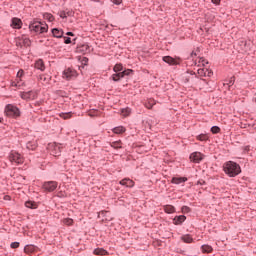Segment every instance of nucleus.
Here are the masks:
<instances>
[{
	"mask_svg": "<svg viewBox=\"0 0 256 256\" xmlns=\"http://www.w3.org/2000/svg\"><path fill=\"white\" fill-rule=\"evenodd\" d=\"M131 111L129 109H126V115H129Z\"/></svg>",
	"mask_w": 256,
	"mask_h": 256,
	"instance_id": "5fc2aeb1",
	"label": "nucleus"
},
{
	"mask_svg": "<svg viewBox=\"0 0 256 256\" xmlns=\"http://www.w3.org/2000/svg\"><path fill=\"white\" fill-rule=\"evenodd\" d=\"M58 185L59 183L57 181H46L43 183L42 189H44L46 193H53V191L57 189Z\"/></svg>",
	"mask_w": 256,
	"mask_h": 256,
	"instance_id": "423d86ee",
	"label": "nucleus"
},
{
	"mask_svg": "<svg viewBox=\"0 0 256 256\" xmlns=\"http://www.w3.org/2000/svg\"><path fill=\"white\" fill-rule=\"evenodd\" d=\"M16 47H20L21 49L23 47V43L21 42V40H19V38H17Z\"/></svg>",
	"mask_w": 256,
	"mask_h": 256,
	"instance_id": "de8ad7c7",
	"label": "nucleus"
},
{
	"mask_svg": "<svg viewBox=\"0 0 256 256\" xmlns=\"http://www.w3.org/2000/svg\"><path fill=\"white\" fill-rule=\"evenodd\" d=\"M71 17V16H73V11H67L66 12V17Z\"/></svg>",
	"mask_w": 256,
	"mask_h": 256,
	"instance_id": "603ef678",
	"label": "nucleus"
},
{
	"mask_svg": "<svg viewBox=\"0 0 256 256\" xmlns=\"http://www.w3.org/2000/svg\"><path fill=\"white\" fill-rule=\"evenodd\" d=\"M77 75V70L73 68H67L66 70L63 71V77L64 79H67V81H71L73 79H76Z\"/></svg>",
	"mask_w": 256,
	"mask_h": 256,
	"instance_id": "6e6552de",
	"label": "nucleus"
},
{
	"mask_svg": "<svg viewBox=\"0 0 256 256\" xmlns=\"http://www.w3.org/2000/svg\"><path fill=\"white\" fill-rule=\"evenodd\" d=\"M162 61H164V63H167L168 65L170 66H173V65H181V61H183V59H181V57H171V56H164L162 58Z\"/></svg>",
	"mask_w": 256,
	"mask_h": 256,
	"instance_id": "0eeeda50",
	"label": "nucleus"
},
{
	"mask_svg": "<svg viewBox=\"0 0 256 256\" xmlns=\"http://www.w3.org/2000/svg\"><path fill=\"white\" fill-rule=\"evenodd\" d=\"M5 114L7 117H12V119H17L18 117H21V110L13 104H7L5 106Z\"/></svg>",
	"mask_w": 256,
	"mask_h": 256,
	"instance_id": "20e7f679",
	"label": "nucleus"
},
{
	"mask_svg": "<svg viewBox=\"0 0 256 256\" xmlns=\"http://www.w3.org/2000/svg\"><path fill=\"white\" fill-rule=\"evenodd\" d=\"M25 207H27V209H37L39 205L33 200H28L25 202Z\"/></svg>",
	"mask_w": 256,
	"mask_h": 256,
	"instance_id": "5701e85b",
	"label": "nucleus"
},
{
	"mask_svg": "<svg viewBox=\"0 0 256 256\" xmlns=\"http://www.w3.org/2000/svg\"><path fill=\"white\" fill-rule=\"evenodd\" d=\"M88 63H89V58L83 57L81 59V66H78L79 71H83V69H85V67H87Z\"/></svg>",
	"mask_w": 256,
	"mask_h": 256,
	"instance_id": "cd10ccee",
	"label": "nucleus"
},
{
	"mask_svg": "<svg viewBox=\"0 0 256 256\" xmlns=\"http://www.w3.org/2000/svg\"><path fill=\"white\" fill-rule=\"evenodd\" d=\"M180 239L183 243H193V236H191V234H184Z\"/></svg>",
	"mask_w": 256,
	"mask_h": 256,
	"instance_id": "393cba45",
	"label": "nucleus"
},
{
	"mask_svg": "<svg viewBox=\"0 0 256 256\" xmlns=\"http://www.w3.org/2000/svg\"><path fill=\"white\" fill-rule=\"evenodd\" d=\"M35 69H38L39 71H45V62H43V59H38L35 62Z\"/></svg>",
	"mask_w": 256,
	"mask_h": 256,
	"instance_id": "aec40b11",
	"label": "nucleus"
},
{
	"mask_svg": "<svg viewBox=\"0 0 256 256\" xmlns=\"http://www.w3.org/2000/svg\"><path fill=\"white\" fill-rule=\"evenodd\" d=\"M121 140H118V141H114L111 143V147H113V149H121L122 146H121Z\"/></svg>",
	"mask_w": 256,
	"mask_h": 256,
	"instance_id": "72a5a7b5",
	"label": "nucleus"
},
{
	"mask_svg": "<svg viewBox=\"0 0 256 256\" xmlns=\"http://www.w3.org/2000/svg\"><path fill=\"white\" fill-rule=\"evenodd\" d=\"M43 19H46V21H49V23H53V21H55V16H53V14L51 13H44L43 14Z\"/></svg>",
	"mask_w": 256,
	"mask_h": 256,
	"instance_id": "c85d7f7f",
	"label": "nucleus"
},
{
	"mask_svg": "<svg viewBox=\"0 0 256 256\" xmlns=\"http://www.w3.org/2000/svg\"><path fill=\"white\" fill-rule=\"evenodd\" d=\"M51 33H52L53 37H55L56 39H63V35L65 32H63V29L53 28L51 30Z\"/></svg>",
	"mask_w": 256,
	"mask_h": 256,
	"instance_id": "dca6fc26",
	"label": "nucleus"
},
{
	"mask_svg": "<svg viewBox=\"0 0 256 256\" xmlns=\"http://www.w3.org/2000/svg\"><path fill=\"white\" fill-rule=\"evenodd\" d=\"M65 45L71 44V37L69 36H63Z\"/></svg>",
	"mask_w": 256,
	"mask_h": 256,
	"instance_id": "79ce46f5",
	"label": "nucleus"
},
{
	"mask_svg": "<svg viewBox=\"0 0 256 256\" xmlns=\"http://www.w3.org/2000/svg\"><path fill=\"white\" fill-rule=\"evenodd\" d=\"M223 171L228 177H237V175H241V165L230 160L223 164Z\"/></svg>",
	"mask_w": 256,
	"mask_h": 256,
	"instance_id": "f03ea898",
	"label": "nucleus"
},
{
	"mask_svg": "<svg viewBox=\"0 0 256 256\" xmlns=\"http://www.w3.org/2000/svg\"><path fill=\"white\" fill-rule=\"evenodd\" d=\"M146 109H153V106L155 105V100L149 99L144 103Z\"/></svg>",
	"mask_w": 256,
	"mask_h": 256,
	"instance_id": "7c9ffc66",
	"label": "nucleus"
},
{
	"mask_svg": "<svg viewBox=\"0 0 256 256\" xmlns=\"http://www.w3.org/2000/svg\"><path fill=\"white\" fill-rule=\"evenodd\" d=\"M60 18L61 19H67V12L66 11H61L60 12Z\"/></svg>",
	"mask_w": 256,
	"mask_h": 256,
	"instance_id": "37998d69",
	"label": "nucleus"
},
{
	"mask_svg": "<svg viewBox=\"0 0 256 256\" xmlns=\"http://www.w3.org/2000/svg\"><path fill=\"white\" fill-rule=\"evenodd\" d=\"M38 147L37 145V141L33 140V141H29L26 144V149H28L29 151H35V149Z\"/></svg>",
	"mask_w": 256,
	"mask_h": 256,
	"instance_id": "b1692460",
	"label": "nucleus"
},
{
	"mask_svg": "<svg viewBox=\"0 0 256 256\" xmlns=\"http://www.w3.org/2000/svg\"><path fill=\"white\" fill-rule=\"evenodd\" d=\"M181 212L182 213H191V208H189V206H182Z\"/></svg>",
	"mask_w": 256,
	"mask_h": 256,
	"instance_id": "58836bf2",
	"label": "nucleus"
},
{
	"mask_svg": "<svg viewBox=\"0 0 256 256\" xmlns=\"http://www.w3.org/2000/svg\"><path fill=\"white\" fill-rule=\"evenodd\" d=\"M197 141H209V135L207 134H199L196 136Z\"/></svg>",
	"mask_w": 256,
	"mask_h": 256,
	"instance_id": "2f4dec72",
	"label": "nucleus"
},
{
	"mask_svg": "<svg viewBox=\"0 0 256 256\" xmlns=\"http://www.w3.org/2000/svg\"><path fill=\"white\" fill-rule=\"evenodd\" d=\"M196 185H207V182H205V180H203V179H200V180H198L197 181V183H196Z\"/></svg>",
	"mask_w": 256,
	"mask_h": 256,
	"instance_id": "49530a36",
	"label": "nucleus"
},
{
	"mask_svg": "<svg viewBox=\"0 0 256 256\" xmlns=\"http://www.w3.org/2000/svg\"><path fill=\"white\" fill-rule=\"evenodd\" d=\"M210 131L213 135H217L218 133H221V128L219 126H212Z\"/></svg>",
	"mask_w": 256,
	"mask_h": 256,
	"instance_id": "473e14b6",
	"label": "nucleus"
},
{
	"mask_svg": "<svg viewBox=\"0 0 256 256\" xmlns=\"http://www.w3.org/2000/svg\"><path fill=\"white\" fill-rule=\"evenodd\" d=\"M18 41L22 42L23 47H31V39H29V37H27L26 35L18 37Z\"/></svg>",
	"mask_w": 256,
	"mask_h": 256,
	"instance_id": "f3484780",
	"label": "nucleus"
},
{
	"mask_svg": "<svg viewBox=\"0 0 256 256\" xmlns=\"http://www.w3.org/2000/svg\"><path fill=\"white\" fill-rule=\"evenodd\" d=\"M29 31L32 35H42V33L49 31V26L45 22L33 20L29 24Z\"/></svg>",
	"mask_w": 256,
	"mask_h": 256,
	"instance_id": "7ed1b4c3",
	"label": "nucleus"
},
{
	"mask_svg": "<svg viewBox=\"0 0 256 256\" xmlns=\"http://www.w3.org/2000/svg\"><path fill=\"white\" fill-rule=\"evenodd\" d=\"M186 83H189V78H186Z\"/></svg>",
	"mask_w": 256,
	"mask_h": 256,
	"instance_id": "13d9d810",
	"label": "nucleus"
},
{
	"mask_svg": "<svg viewBox=\"0 0 256 256\" xmlns=\"http://www.w3.org/2000/svg\"><path fill=\"white\" fill-rule=\"evenodd\" d=\"M226 85H228V88L231 89V87L235 85V76L231 77L229 82Z\"/></svg>",
	"mask_w": 256,
	"mask_h": 256,
	"instance_id": "4c0bfd02",
	"label": "nucleus"
},
{
	"mask_svg": "<svg viewBox=\"0 0 256 256\" xmlns=\"http://www.w3.org/2000/svg\"><path fill=\"white\" fill-rule=\"evenodd\" d=\"M202 81L207 82V80H205V79H202Z\"/></svg>",
	"mask_w": 256,
	"mask_h": 256,
	"instance_id": "052dcab7",
	"label": "nucleus"
},
{
	"mask_svg": "<svg viewBox=\"0 0 256 256\" xmlns=\"http://www.w3.org/2000/svg\"><path fill=\"white\" fill-rule=\"evenodd\" d=\"M114 74L111 76L112 81H121V79L125 77H129V75H133V69H125L123 64L119 63L113 67Z\"/></svg>",
	"mask_w": 256,
	"mask_h": 256,
	"instance_id": "f257e3e1",
	"label": "nucleus"
},
{
	"mask_svg": "<svg viewBox=\"0 0 256 256\" xmlns=\"http://www.w3.org/2000/svg\"><path fill=\"white\" fill-rule=\"evenodd\" d=\"M114 5H119L120 3H123V0H111Z\"/></svg>",
	"mask_w": 256,
	"mask_h": 256,
	"instance_id": "8fccbe9b",
	"label": "nucleus"
},
{
	"mask_svg": "<svg viewBox=\"0 0 256 256\" xmlns=\"http://www.w3.org/2000/svg\"><path fill=\"white\" fill-rule=\"evenodd\" d=\"M186 73H188L189 75H194L195 79L199 78V76H197V74L193 70H188Z\"/></svg>",
	"mask_w": 256,
	"mask_h": 256,
	"instance_id": "a18cd8bd",
	"label": "nucleus"
},
{
	"mask_svg": "<svg viewBox=\"0 0 256 256\" xmlns=\"http://www.w3.org/2000/svg\"><path fill=\"white\" fill-rule=\"evenodd\" d=\"M21 244L19 243V242H12L11 244H10V247H11V249H19V246H20Z\"/></svg>",
	"mask_w": 256,
	"mask_h": 256,
	"instance_id": "a19ab883",
	"label": "nucleus"
},
{
	"mask_svg": "<svg viewBox=\"0 0 256 256\" xmlns=\"http://www.w3.org/2000/svg\"><path fill=\"white\" fill-rule=\"evenodd\" d=\"M127 129L123 126H117L112 129V133H115V135H123Z\"/></svg>",
	"mask_w": 256,
	"mask_h": 256,
	"instance_id": "412c9836",
	"label": "nucleus"
},
{
	"mask_svg": "<svg viewBox=\"0 0 256 256\" xmlns=\"http://www.w3.org/2000/svg\"><path fill=\"white\" fill-rule=\"evenodd\" d=\"M119 185L132 189V187H135V181L131 180L130 178H124L119 181Z\"/></svg>",
	"mask_w": 256,
	"mask_h": 256,
	"instance_id": "f8f14e48",
	"label": "nucleus"
},
{
	"mask_svg": "<svg viewBox=\"0 0 256 256\" xmlns=\"http://www.w3.org/2000/svg\"><path fill=\"white\" fill-rule=\"evenodd\" d=\"M77 53H82L83 55H85V53H89V46L87 44L78 46Z\"/></svg>",
	"mask_w": 256,
	"mask_h": 256,
	"instance_id": "6ab92c4d",
	"label": "nucleus"
},
{
	"mask_svg": "<svg viewBox=\"0 0 256 256\" xmlns=\"http://www.w3.org/2000/svg\"><path fill=\"white\" fill-rule=\"evenodd\" d=\"M12 29H21L23 27V21L20 18L14 17L11 19Z\"/></svg>",
	"mask_w": 256,
	"mask_h": 256,
	"instance_id": "ddd939ff",
	"label": "nucleus"
},
{
	"mask_svg": "<svg viewBox=\"0 0 256 256\" xmlns=\"http://www.w3.org/2000/svg\"><path fill=\"white\" fill-rule=\"evenodd\" d=\"M50 154L54 157H60L61 156V146L54 143L50 146Z\"/></svg>",
	"mask_w": 256,
	"mask_h": 256,
	"instance_id": "9b49d317",
	"label": "nucleus"
},
{
	"mask_svg": "<svg viewBox=\"0 0 256 256\" xmlns=\"http://www.w3.org/2000/svg\"><path fill=\"white\" fill-rule=\"evenodd\" d=\"M63 223H64V225H67L68 227H71V225H73V219L72 218H65Z\"/></svg>",
	"mask_w": 256,
	"mask_h": 256,
	"instance_id": "c9c22d12",
	"label": "nucleus"
},
{
	"mask_svg": "<svg viewBox=\"0 0 256 256\" xmlns=\"http://www.w3.org/2000/svg\"><path fill=\"white\" fill-rule=\"evenodd\" d=\"M187 221V216L185 215H178L173 218L174 225H183Z\"/></svg>",
	"mask_w": 256,
	"mask_h": 256,
	"instance_id": "2eb2a0df",
	"label": "nucleus"
},
{
	"mask_svg": "<svg viewBox=\"0 0 256 256\" xmlns=\"http://www.w3.org/2000/svg\"><path fill=\"white\" fill-rule=\"evenodd\" d=\"M199 63H202L203 67L209 63V61L205 60V58H200Z\"/></svg>",
	"mask_w": 256,
	"mask_h": 256,
	"instance_id": "c03bdc74",
	"label": "nucleus"
},
{
	"mask_svg": "<svg viewBox=\"0 0 256 256\" xmlns=\"http://www.w3.org/2000/svg\"><path fill=\"white\" fill-rule=\"evenodd\" d=\"M21 85H23V84H21V81L17 80V79H16V81L11 83L12 87H21Z\"/></svg>",
	"mask_w": 256,
	"mask_h": 256,
	"instance_id": "ea45409f",
	"label": "nucleus"
},
{
	"mask_svg": "<svg viewBox=\"0 0 256 256\" xmlns=\"http://www.w3.org/2000/svg\"><path fill=\"white\" fill-rule=\"evenodd\" d=\"M176 209L173 205H165L164 206V213H167L168 215H171L172 213H175Z\"/></svg>",
	"mask_w": 256,
	"mask_h": 256,
	"instance_id": "a878e982",
	"label": "nucleus"
},
{
	"mask_svg": "<svg viewBox=\"0 0 256 256\" xmlns=\"http://www.w3.org/2000/svg\"><path fill=\"white\" fill-rule=\"evenodd\" d=\"M188 179L187 177H173L171 179V183L173 185H181V183H187Z\"/></svg>",
	"mask_w": 256,
	"mask_h": 256,
	"instance_id": "a211bd4d",
	"label": "nucleus"
},
{
	"mask_svg": "<svg viewBox=\"0 0 256 256\" xmlns=\"http://www.w3.org/2000/svg\"><path fill=\"white\" fill-rule=\"evenodd\" d=\"M202 253H213V247L208 244H204L201 246Z\"/></svg>",
	"mask_w": 256,
	"mask_h": 256,
	"instance_id": "bb28decb",
	"label": "nucleus"
},
{
	"mask_svg": "<svg viewBox=\"0 0 256 256\" xmlns=\"http://www.w3.org/2000/svg\"><path fill=\"white\" fill-rule=\"evenodd\" d=\"M20 97L21 99H24V101H31L33 99H37V93H35L33 90H30L27 92H22Z\"/></svg>",
	"mask_w": 256,
	"mask_h": 256,
	"instance_id": "9d476101",
	"label": "nucleus"
},
{
	"mask_svg": "<svg viewBox=\"0 0 256 256\" xmlns=\"http://www.w3.org/2000/svg\"><path fill=\"white\" fill-rule=\"evenodd\" d=\"M122 113H125V109H124V110H122Z\"/></svg>",
	"mask_w": 256,
	"mask_h": 256,
	"instance_id": "680f3d73",
	"label": "nucleus"
},
{
	"mask_svg": "<svg viewBox=\"0 0 256 256\" xmlns=\"http://www.w3.org/2000/svg\"><path fill=\"white\" fill-rule=\"evenodd\" d=\"M197 73L200 77H213V72L207 68H199Z\"/></svg>",
	"mask_w": 256,
	"mask_h": 256,
	"instance_id": "4468645a",
	"label": "nucleus"
},
{
	"mask_svg": "<svg viewBox=\"0 0 256 256\" xmlns=\"http://www.w3.org/2000/svg\"><path fill=\"white\" fill-rule=\"evenodd\" d=\"M93 254L98 256H105L109 255V252H107V250H105L104 248H96L94 249Z\"/></svg>",
	"mask_w": 256,
	"mask_h": 256,
	"instance_id": "4be33fe9",
	"label": "nucleus"
},
{
	"mask_svg": "<svg viewBox=\"0 0 256 256\" xmlns=\"http://www.w3.org/2000/svg\"><path fill=\"white\" fill-rule=\"evenodd\" d=\"M254 103H256V96L253 98Z\"/></svg>",
	"mask_w": 256,
	"mask_h": 256,
	"instance_id": "4d7b16f0",
	"label": "nucleus"
},
{
	"mask_svg": "<svg viewBox=\"0 0 256 256\" xmlns=\"http://www.w3.org/2000/svg\"><path fill=\"white\" fill-rule=\"evenodd\" d=\"M10 163H15V165H23L25 158L18 152L12 151L9 154Z\"/></svg>",
	"mask_w": 256,
	"mask_h": 256,
	"instance_id": "39448f33",
	"label": "nucleus"
},
{
	"mask_svg": "<svg viewBox=\"0 0 256 256\" xmlns=\"http://www.w3.org/2000/svg\"><path fill=\"white\" fill-rule=\"evenodd\" d=\"M249 151H251V146L248 145L243 148V153H249Z\"/></svg>",
	"mask_w": 256,
	"mask_h": 256,
	"instance_id": "09e8293b",
	"label": "nucleus"
},
{
	"mask_svg": "<svg viewBox=\"0 0 256 256\" xmlns=\"http://www.w3.org/2000/svg\"><path fill=\"white\" fill-rule=\"evenodd\" d=\"M0 123H3V118H0Z\"/></svg>",
	"mask_w": 256,
	"mask_h": 256,
	"instance_id": "bf43d9fd",
	"label": "nucleus"
},
{
	"mask_svg": "<svg viewBox=\"0 0 256 256\" xmlns=\"http://www.w3.org/2000/svg\"><path fill=\"white\" fill-rule=\"evenodd\" d=\"M66 35L68 37H75V34L73 32H67Z\"/></svg>",
	"mask_w": 256,
	"mask_h": 256,
	"instance_id": "864d4df0",
	"label": "nucleus"
},
{
	"mask_svg": "<svg viewBox=\"0 0 256 256\" xmlns=\"http://www.w3.org/2000/svg\"><path fill=\"white\" fill-rule=\"evenodd\" d=\"M23 75H25V71L23 69H20L16 75L17 80L21 82V77H23Z\"/></svg>",
	"mask_w": 256,
	"mask_h": 256,
	"instance_id": "e433bc0d",
	"label": "nucleus"
},
{
	"mask_svg": "<svg viewBox=\"0 0 256 256\" xmlns=\"http://www.w3.org/2000/svg\"><path fill=\"white\" fill-rule=\"evenodd\" d=\"M189 159L192 163H200L205 159V155L196 151L190 154Z\"/></svg>",
	"mask_w": 256,
	"mask_h": 256,
	"instance_id": "1a4fd4ad",
	"label": "nucleus"
},
{
	"mask_svg": "<svg viewBox=\"0 0 256 256\" xmlns=\"http://www.w3.org/2000/svg\"><path fill=\"white\" fill-rule=\"evenodd\" d=\"M60 117L61 119H71V117H73V112H62L60 113Z\"/></svg>",
	"mask_w": 256,
	"mask_h": 256,
	"instance_id": "c756f323",
	"label": "nucleus"
},
{
	"mask_svg": "<svg viewBox=\"0 0 256 256\" xmlns=\"http://www.w3.org/2000/svg\"><path fill=\"white\" fill-rule=\"evenodd\" d=\"M35 251V247L31 245H26L24 247V253H33Z\"/></svg>",
	"mask_w": 256,
	"mask_h": 256,
	"instance_id": "f704fd0d",
	"label": "nucleus"
},
{
	"mask_svg": "<svg viewBox=\"0 0 256 256\" xmlns=\"http://www.w3.org/2000/svg\"><path fill=\"white\" fill-rule=\"evenodd\" d=\"M211 3H213V5H221V0H211Z\"/></svg>",
	"mask_w": 256,
	"mask_h": 256,
	"instance_id": "3c124183",
	"label": "nucleus"
},
{
	"mask_svg": "<svg viewBox=\"0 0 256 256\" xmlns=\"http://www.w3.org/2000/svg\"><path fill=\"white\" fill-rule=\"evenodd\" d=\"M194 55H197V53H195V52H192V53H191V56L193 57Z\"/></svg>",
	"mask_w": 256,
	"mask_h": 256,
	"instance_id": "6e6d98bb",
	"label": "nucleus"
}]
</instances>
